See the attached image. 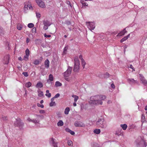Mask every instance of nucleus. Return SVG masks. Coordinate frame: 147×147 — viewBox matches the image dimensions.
<instances>
[{
	"label": "nucleus",
	"mask_w": 147,
	"mask_h": 147,
	"mask_svg": "<svg viewBox=\"0 0 147 147\" xmlns=\"http://www.w3.org/2000/svg\"><path fill=\"white\" fill-rule=\"evenodd\" d=\"M36 3L40 7L44 8L45 7L44 2L42 0H35Z\"/></svg>",
	"instance_id": "7"
},
{
	"label": "nucleus",
	"mask_w": 147,
	"mask_h": 147,
	"mask_svg": "<svg viewBox=\"0 0 147 147\" xmlns=\"http://www.w3.org/2000/svg\"><path fill=\"white\" fill-rule=\"evenodd\" d=\"M60 96V94L59 93L57 94L54 96L55 98H57Z\"/></svg>",
	"instance_id": "50"
},
{
	"label": "nucleus",
	"mask_w": 147,
	"mask_h": 147,
	"mask_svg": "<svg viewBox=\"0 0 147 147\" xmlns=\"http://www.w3.org/2000/svg\"><path fill=\"white\" fill-rule=\"evenodd\" d=\"M49 26L47 25H44L43 28L45 30H46L48 29Z\"/></svg>",
	"instance_id": "49"
},
{
	"label": "nucleus",
	"mask_w": 147,
	"mask_h": 147,
	"mask_svg": "<svg viewBox=\"0 0 147 147\" xmlns=\"http://www.w3.org/2000/svg\"><path fill=\"white\" fill-rule=\"evenodd\" d=\"M54 78L53 75L50 74L49 76V79L47 81V82H48L49 80L51 81H53V80Z\"/></svg>",
	"instance_id": "22"
},
{
	"label": "nucleus",
	"mask_w": 147,
	"mask_h": 147,
	"mask_svg": "<svg viewBox=\"0 0 147 147\" xmlns=\"http://www.w3.org/2000/svg\"><path fill=\"white\" fill-rule=\"evenodd\" d=\"M71 130H70L69 128H66L65 129V131L68 132H69V133L70 131Z\"/></svg>",
	"instance_id": "53"
},
{
	"label": "nucleus",
	"mask_w": 147,
	"mask_h": 147,
	"mask_svg": "<svg viewBox=\"0 0 147 147\" xmlns=\"http://www.w3.org/2000/svg\"><path fill=\"white\" fill-rule=\"evenodd\" d=\"M137 105L138 106V105H141V106H142V104L141 103L140 101H138V102H137Z\"/></svg>",
	"instance_id": "61"
},
{
	"label": "nucleus",
	"mask_w": 147,
	"mask_h": 147,
	"mask_svg": "<svg viewBox=\"0 0 147 147\" xmlns=\"http://www.w3.org/2000/svg\"><path fill=\"white\" fill-rule=\"evenodd\" d=\"M111 86L113 88V89H114L115 88V85L113 83H112L111 84Z\"/></svg>",
	"instance_id": "62"
},
{
	"label": "nucleus",
	"mask_w": 147,
	"mask_h": 147,
	"mask_svg": "<svg viewBox=\"0 0 147 147\" xmlns=\"http://www.w3.org/2000/svg\"><path fill=\"white\" fill-rule=\"evenodd\" d=\"M106 98L105 96L102 95H96L91 96L90 98L89 103L91 105H102V100H105Z\"/></svg>",
	"instance_id": "1"
},
{
	"label": "nucleus",
	"mask_w": 147,
	"mask_h": 147,
	"mask_svg": "<svg viewBox=\"0 0 147 147\" xmlns=\"http://www.w3.org/2000/svg\"><path fill=\"white\" fill-rule=\"evenodd\" d=\"M82 5L83 6H87L88 5V4L86 2H82L81 3Z\"/></svg>",
	"instance_id": "48"
},
{
	"label": "nucleus",
	"mask_w": 147,
	"mask_h": 147,
	"mask_svg": "<svg viewBox=\"0 0 147 147\" xmlns=\"http://www.w3.org/2000/svg\"><path fill=\"white\" fill-rule=\"evenodd\" d=\"M37 105L38 107H40L42 108H43L44 107V106L43 105H40L39 103H37Z\"/></svg>",
	"instance_id": "45"
},
{
	"label": "nucleus",
	"mask_w": 147,
	"mask_h": 147,
	"mask_svg": "<svg viewBox=\"0 0 147 147\" xmlns=\"http://www.w3.org/2000/svg\"><path fill=\"white\" fill-rule=\"evenodd\" d=\"M4 34V31L3 29L0 27V35H2Z\"/></svg>",
	"instance_id": "33"
},
{
	"label": "nucleus",
	"mask_w": 147,
	"mask_h": 147,
	"mask_svg": "<svg viewBox=\"0 0 147 147\" xmlns=\"http://www.w3.org/2000/svg\"><path fill=\"white\" fill-rule=\"evenodd\" d=\"M26 55L29 56L30 51L28 49H27L25 51Z\"/></svg>",
	"instance_id": "40"
},
{
	"label": "nucleus",
	"mask_w": 147,
	"mask_h": 147,
	"mask_svg": "<svg viewBox=\"0 0 147 147\" xmlns=\"http://www.w3.org/2000/svg\"><path fill=\"white\" fill-rule=\"evenodd\" d=\"M134 34V32H131L130 34H129L127 35L126 36H125L124 38H122L120 40V42H123L127 40L128 38L129 37L130 35V34Z\"/></svg>",
	"instance_id": "13"
},
{
	"label": "nucleus",
	"mask_w": 147,
	"mask_h": 147,
	"mask_svg": "<svg viewBox=\"0 0 147 147\" xmlns=\"http://www.w3.org/2000/svg\"><path fill=\"white\" fill-rule=\"evenodd\" d=\"M23 28L22 26L20 24H18L17 25V28L18 30H20L22 29V28Z\"/></svg>",
	"instance_id": "27"
},
{
	"label": "nucleus",
	"mask_w": 147,
	"mask_h": 147,
	"mask_svg": "<svg viewBox=\"0 0 147 147\" xmlns=\"http://www.w3.org/2000/svg\"><path fill=\"white\" fill-rule=\"evenodd\" d=\"M96 125L99 127L105 128L106 127V122L104 119H99L96 122Z\"/></svg>",
	"instance_id": "3"
},
{
	"label": "nucleus",
	"mask_w": 147,
	"mask_h": 147,
	"mask_svg": "<svg viewBox=\"0 0 147 147\" xmlns=\"http://www.w3.org/2000/svg\"><path fill=\"white\" fill-rule=\"evenodd\" d=\"M49 61L48 59H47L45 62V67L47 69H48L49 67Z\"/></svg>",
	"instance_id": "15"
},
{
	"label": "nucleus",
	"mask_w": 147,
	"mask_h": 147,
	"mask_svg": "<svg viewBox=\"0 0 147 147\" xmlns=\"http://www.w3.org/2000/svg\"><path fill=\"white\" fill-rule=\"evenodd\" d=\"M43 86L42 84L40 82H39L37 83L36 86L37 88H41Z\"/></svg>",
	"instance_id": "17"
},
{
	"label": "nucleus",
	"mask_w": 147,
	"mask_h": 147,
	"mask_svg": "<svg viewBox=\"0 0 147 147\" xmlns=\"http://www.w3.org/2000/svg\"><path fill=\"white\" fill-rule=\"evenodd\" d=\"M74 66L73 70L75 72H78L79 71L80 68V63L77 57H75L74 59Z\"/></svg>",
	"instance_id": "2"
},
{
	"label": "nucleus",
	"mask_w": 147,
	"mask_h": 147,
	"mask_svg": "<svg viewBox=\"0 0 147 147\" xmlns=\"http://www.w3.org/2000/svg\"><path fill=\"white\" fill-rule=\"evenodd\" d=\"M30 41V39L29 38L27 37V38H26V42L27 43H28Z\"/></svg>",
	"instance_id": "64"
},
{
	"label": "nucleus",
	"mask_w": 147,
	"mask_h": 147,
	"mask_svg": "<svg viewBox=\"0 0 147 147\" xmlns=\"http://www.w3.org/2000/svg\"><path fill=\"white\" fill-rule=\"evenodd\" d=\"M44 35V36L45 38H49V37H51V35H47V34L46 33Z\"/></svg>",
	"instance_id": "51"
},
{
	"label": "nucleus",
	"mask_w": 147,
	"mask_h": 147,
	"mask_svg": "<svg viewBox=\"0 0 147 147\" xmlns=\"http://www.w3.org/2000/svg\"><path fill=\"white\" fill-rule=\"evenodd\" d=\"M64 123L61 120H60L57 123V125L58 126H61L63 125Z\"/></svg>",
	"instance_id": "20"
},
{
	"label": "nucleus",
	"mask_w": 147,
	"mask_h": 147,
	"mask_svg": "<svg viewBox=\"0 0 147 147\" xmlns=\"http://www.w3.org/2000/svg\"><path fill=\"white\" fill-rule=\"evenodd\" d=\"M41 73L43 76L47 74V73L45 72L44 71H41Z\"/></svg>",
	"instance_id": "56"
},
{
	"label": "nucleus",
	"mask_w": 147,
	"mask_h": 147,
	"mask_svg": "<svg viewBox=\"0 0 147 147\" xmlns=\"http://www.w3.org/2000/svg\"><path fill=\"white\" fill-rule=\"evenodd\" d=\"M36 28H34L32 29V32H36Z\"/></svg>",
	"instance_id": "63"
},
{
	"label": "nucleus",
	"mask_w": 147,
	"mask_h": 147,
	"mask_svg": "<svg viewBox=\"0 0 147 147\" xmlns=\"http://www.w3.org/2000/svg\"><path fill=\"white\" fill-rule=\"evenodd\" d=\"M70 111V109L69 107H67L65 108V110L64 113L65 115H67Z\"/></svg>",
	"instance_id": "26"
},
{
	"label": "nucleus",
	"mask_w": 147,
	"mask_h": 147,
	"mask_svg": "<svg viewBox=\"0 0 147 147\" xmlns=\"http://www.w3.org/2000/svg\"><path fill=\"white\" fill-rule=\"evenodd\" d=\"M20 143L17 141H15V142L12 144V145L10 144L9 145V147H17L18 146L19 144Z\"/></svg>",
	"instance_id": "14"
},
{
	"label": "nucleus",
	"mask_w": 147,
	"mask_h": 147,
	"mask_svg": "<svg viewBox=\"0 0 147 147\" xmlns=\"http://www.w3.org/2000/svg\"><path fill=\"white\" fill-rule=\"evenodd\" d=\"M43 24L44 25H47L48 26H49L51 25V24L50 23L49 21L47 20H44L43 21Z\"/></svg>",
	"instance_id": "16"
},
{
	"label": "nucleus",
	"mask_w": 147,
	"mask_h": 147,
	"mask_svg": "<svg viewBox=\"0 0 147 147\" xmlns=\"http://www.w3.org/2000/svg\"><path fill=\"white\" fill-rule=\"evenodd\" d=\"M38 96L39 97H41L43 96V92L42 91H40V90H38Z\"/></svg>",
	"instance_id": "31"
},
{
	"label": "nucleus",
	"mask_w": 147,
	"mask_h": 147,
	"mask_svg": "<svg viewBox=\"0 0 147 147\" xmlns=\"http://www.w3.org/2000/svg\"><path fill=\"white\" fill-rule=\"evenodd\" d=\"M29 56L27 55H26L24 56V60L27 61L28 60V57Z\"/></svg>",
	"instance_id": "42"
},
{
	"label": "nucleus",
	"mask_w": 147,
	"mask_h": 147,
	"mask_svg": "<svg viewBox=\"0 0 147 147\" xmlns=\"http://www.w3.org/2000/svg\"><path fill=\"white\" fill-rule=\"evenodd\" d=\"M36 16L37 18H40V14L39 13L36 12Z\"/></svg>",
	"instance_id": "47"
},
{
	"label": "nucleus",
	"mask_w": 147,
	"mask_h": 147,
	"mask_svg": "<svg viewBox=\"0 0 147 147\" xmlns=\"http://www.w3.org/2000/svg\"><path fill=\"white\" fill-rule=\"evenodd\" d=\"M81 64L83 68L84 69L85 67V66L86 64V62L84 60H83V61H81Z\"/></svg>",
	"instance_id": "36"
},
{
	"label": "nucleus",
	"mask_w": 147,
	"mask_h": 147,
	"mask_svg": "<svg viewBox=\"0 0 147 147\" xmlns=\"http://www.w3.org/2000/svg\"><path fill=\"white\" fill-rule=\"evenodd\" d=\"M32 85V83L30 82H27L25 84V86L27 88H29Z\"/></svg>",
	"instance_id": "29"
},
{
	"label": "nucleus",
	"mask_w": 147,
	"mask_h": 147,
	"mask_svg": "<svg viewBox=\"0 0 147 147\" xmlns=\"http://www.w3.org/2000/svg\"><path fill=\"white\" fill-rule=\"evenodd\" d=\"M120 126L124 130H126L127 127V125L125 124H121V125Z\"/></svg>",
	"instance_id": "24"
},
{
	"label": "nucleus",
	"mask_w": 147,
	"mask_h": 147,
	"mask_svg": "<svg viewBox=\"0 0 147 147\" xmlns=\"http://www.w3.org/2000/svg\"><path fill=\"white\" fill-rule=\"evenodd\" d=\"M39 62L38 60H36L34 61V64L35 65H37L39 64Z\"/></svg>",
	"instance_id": "43"
},
{
	"label": "nucleus",
	"mask_w": 147,
	"mask_h": 147,
	"mask_svg": "<svg viewBox=\"0 0 147 147\" xmlns=\"http://www.w3.org/2000/svg\"><path fill=\"white\" fill-rule=\"evenodd\" d=\"M7 117L6 116H3L1 118V120H3L4 121H7Z\"/></svg>",
	"instance_id": "39"
},
{
	"label": "nucleus",
	"mask_w": 147,
	"mask_h": 147,
	"mask_svg": "<svg viewBox=\"0 0 147 147\" xmlns=\"http://www.w3.org/2000/svg\"><path fill=\"white\" fill-rule=\"evenodd\" d=\"M128 68H130L132 69L133 70V71H135V70L134 69V67H133V65L131 64H130L129 65V66L128 67Z\"/></svg>",
	"instance_id": "46"
},
{
	"label": "nucleus",
	"mask_w": 147,
	"mask_h": 147,
	"mask_svg": "<svg viewBox=\"0 0 147 147\" xmlns=\"http://www.w3.org/2000/svg\"><path fill=\"white\" fill-rule=\"evenodd\" d=\"M139 78L142 83L145 86L147 85V81L145 79L143 76L141 74H139Z\"/></svg>",
	"instance_id": "8"
},
{
	"label": "nucleus",
	"mask_w": 147,
	"mask_h": 147,
	"mask_svg": "<svg viewBox=\"0 0 147 147\" xmlns=\"http://www.w3.org/2000/svg\"><path fill=\"white\" fill-rule=\"evenodd\" d=\"M142 109V107L141 105H138V110L139 111H140Z\"/></svg>",
	"instance_id": "54"
},
{
	"label": "nucleus",
	"mask_w": 147,
	"mask_h": 147,
	"mask_svg": "<svg viewBox=\"0 0 147 147\" xmlns=\"http://www.w3.org/2000/svg\"><path fill=\"white\" fill-rule=\"evenodd\" d=\"M27 5H28V7H29V9H32V6L31 5V3H30V2H29V1L28 2Z\"/></svg>",
	"instance_id": "37"
},
{
	"label": "nucleus",
	"mask_w": 147,
	"mask_h": 147,
	"mask_svg": "<svg viewBox=\"0 0 147 147\" xmlns=\"http://www.w3.org/2000/svg\"><path fill=\"white\" fill-rule=\"evenodd\" d=\"M24 123L22 122L20 118H18L16 119V121L14 123V125L15 126H18L20 128H21L24 125Z\"/></svg>",
	"instance_id": "5"
},
{
	"label": "nucleus",
	"mask_w": 147,
	"mask_h": 147,
	"mask_svg": "<svg viewBox=\"0 0 147 147\" xmlns=\"http://www.w3.org/2000/svg\"><path fill=\"white\" fill-rule=\"evenodd\" d=\"M46 93L45 94V96L48 97V98L50 97L51 96V94L49 93V90H46Z\"/></svg>",
	"instance_id": "21"
},
{
	"label": "nucleus",
	"mask_w": 147,
	"mask_h": 147,
	"mask_svg": "<svg viewBox=\"0 0 147 147\" xmlns=\"http://www.w3.org/2000/svg\"><path fill=\"white\" fill-rule=\"evenodd\" d=\"M93 132L95 134H99L100 132V130L99 129H96L94 130Z\"/></svg>",
	"instance_id": "25"
},
{
	"label": "nucleus",
	"mask_w": 147,
	"mask_h": 147,
	"mask_svg": "<svg viewBox=\"0 0 147 147\" xmlns=\"http://www.w3.org/2000/svg\"><path fill=\"white\" fill-rule=\"evenodd\" d=\"M72 97L74 98V102H76L77 101V100H78L79 98L78 97V96L75 95H72Z\"/></svg>",
	"instance_id": "28"
},
{
	"label": "nucleus",
	"mask_w": 147,
	"mask_h": 147,
	"mask_svg": "<svg viewBox=\"0 0 147 147\" xmlns=\"http://www.w3.org/2000/svg\"><path fill=\"white\" fill-rule=\"evenodd\" d=\"M45 111L44 110H41L39 111V113L41 114L45 113Z\"/></svg>",
	"instance_id": "58"
},
{
	"label": "nucleus",
	"mask_w": 147,
	"mask_h": 147,
	"mask_svg": "<svg viewBox=\"0 0 147 147\" xmlns=\"http://www.w3.org/2000/svg\"><path fill=\"white\" fill-rule=\"evenodd\" d=\"M28 26L29 28H32L34 27V25L32 23H30L28 24Z\"/></svg>",
	"instance_id": "38"
},
{
	"label": "nucleus",
	"mask_w": 147,
	"mask_h": 147,
	"mask_svg": "<svg viewBox=\"0 0 147 147\" xmlns=\"http://www.w3.org/2000/svg\"><path fill=\"white\" fill-rule=\"evenodd\" d=\"M142 119L143 120H145V115L144 114H142Z\"/></svg>",
	"instance_id": "52"
},
{
	"label": "nucleus",
	"mask_w": 147,
	"mask_h": 147,
	"mask_svg": "<svg viewBox=\"0 0 147 147\" xmlns=\"http://www.w3.org/2000/svg\"><path fill=\"white\" fill-rule=\"evenodd\" d=\"M68 145L70 146H72L73 143L71 140H68L67 142Z\"/></svg>",
	"instance_id": "41"
},
{
	"label": "nucleus",
	"mask_w": 147,
	"mask_h": 147,
	"mask_svg": "<svg viewBox=\"0 0 147 147\" xmlns=\"http://www.w3.org/2000/svg\"><path fill=\"white\" fill-rule=\"evenodd\" d=\"M69 133L72 135H74L75 134V132L71 130Z\"/></svg>",
	"instance_id": "60"
},
{
	"label": "nucleus",
	"mask_w": 147,
	"mask_h": 147,
	"mask_svg": "<svg viewBox=\"0 0 147 147\" xmlns=\"http://www.w3.org/2000/svg\"><path fill=\"white\" fill-rule=\"evenodd\" d=\"M68 48V46H65L63 49V55H65L66 54L67 49Z\"/></svg>",
	"instance_id": "18"
},
{
	"label": "nucleus",
	"mask_w": 147,
	"mask_h": 147,
	"mask_svg": "<svg viewBox=\"0 0 147 147\" xmlns=\"http://www.w3.org/2000/svg\"><path fill=\"white\" fill-rule=\"evenodd\" d=\"M110 74L107 72H106L105 74H104L103 77L104 78H107L109 77Z\"/></svg>",
	"instance_id": "32"
},
{
	"label": "nucleus",
	"mask_w": 147,
	"mask_h": 147,
	"mask_svg": "<svg viewBox=\"0 0 147 147\" xmlns=\"http://www.w3.org/2000/svg\"><path fill=\"white\" fill-rule=\"evenodd\" d=\"M9 55H7L5 57V59H6V62L5 63V64H7L9 61Z\"/></svg>",
	"instance_id": "23"
},
{
	"label": "nucleus",
	"mask_w": 147,
	"mask_h": 147,
	"mask_svg": "<svg viewBox=\"0 0 147 147\" xmlns=\"http://www.w3.org/2000/svg\"><path fill=\"white\" fill-rule=\"evenodd\" d=\"M55 139L53 138H51L50 139L49 142L50 144L52 145L53 147H57V143L55 141Z\"/></svg>",
	"instance_id": "10"
},
{
	"label": "nucleus",
	"mask_w": 147,
	"mask_h": 147,
	"mask_svg": "<svg viewBox=\"0 0 147 147\" xmlns=\"http://www.w3.org/2000/svg\"><path fill=\"white\" fill-rule=\"evenodd\" d=\"M35 115L37 117H40L41 118H42V119H43L44 118V116L42 115Z\"/></svg>",
	"instance_id": "55"
},
{
	"label": "nucleus",
	"mask_w": 147,
	"mask_h": 147,
	"mask_svg": "<svg viewBox=\"0 0 147 147\" xmlns=\"http://www.w3.org/2000/svg\"><path fill=\"white\" fill-rule=\"evenodd\" d=\"M39 121L38 120H36V119H32V122L35 123V124H37V123H38Z\"/></svg>",
	"instance_id": "34"
},
{
	"label": "nucleus",
	"mask_w": 147,
	"mask_h": 147,
	"mask_svg": "<svg viewBox=\"0 0 147 147\" xmlns=\"http://www.w3.org/2000/svg\"><path fill=\"white\" fill-rule=\"evenodd\" d=\"M74 125L76 127H85V125L81 121H76L74 123Z\"/></svg>",
	"instance_id": "9"
},
{
	"label": "nucleus",
	"mask_w": 147,
	"mask_h": 147,
	"mask_svg": "<svg viewBox=\"0 0 147 147\" xmlns=\"http://www.w3.org/2000/svg\"><path fill=\"white\" fill-rule=\"evenodd\" d=\"M66 24L67 25H69L71 24V23L70 21H67L66 22Z\"/></svg>",
	"instance_id": "57"
},
{
	"label": "nucleus",
	"mask_w": 147,
	"mask_h": 147,
	"mask_svg": "<svg viewBox=\"0 0 147 147\" xmlns=\"http://www.w3.org/2000/svg\"><path fill=\"white\" fill-rule=\"evenodd\" d=\"M28 5H25L24 7V10H26L27 9H28Z\"/></svg>",
	"instance_id": "59"
},
{
	"label": "nucleus",
	"mask_w": 147,
	"mask_h": 147,
	"mask_svg": "<svg viewBox=\"0 0 147 147\" xmlns=\"http://www.w3.org/2000/svg\"><path fill=\"white\" fill-rule=\"evenodd\" d=\"M62 84L59 81H56L55 82V86L56 87L61 86H62Z\"/></svg>",
	"instance_id": "19"
},
{
	"label": "nucleus",
	"mask_w": 147,
	"mask_h": 147,
	"mask_svg": "<svg viewBox=\"0 0 147 147\" xmlns=\"http://www.w3.org/2000/svg\"><path fill=\"white\" fill-rule=\"evenodd\" d=\"M64 79L66 81L68 82H70L71 81L72 78L68 77H66L64 78Z\"/></svg>",
	"instance_id": "30"
},
{
	"label": "nucleus",
	"mask_w": 147,
	"mask_h": 147,
	"mask_svg": "<svg viewBox=\"0 0 147 147\" xmlns=\"http://www.w3.org/2000/svg\"><path fill=\"white\" fill-rule=\"evenodd\" d=\"M126 28H124L122 31L120 32L117 35V36H120L124 35L125 33L127 32L126 30Z\"/></svg>",
	"instance_id": "11"
},
{
	"label": "nucleus",
	"mask_w": 147,
	"mask_h": 147,
	"mask_svg": "<svg viewBox=\"0 0 147 147\" xmlns=\"http://www.w3.org/2000/svg\"><path fill=\"white\" fill-rule=\"evenodd\" d=\"M128 82L131 84H135L137 83V81L133 78H128L127 79Z\"/></svg>",
	"instance_id": "12"
},
{
	"label": "nucleus",
	"mask_w": 147,
	"mask_h": 147,
	"mask_svg": "<svg viewBox=\"0 0 147 147\" xmlns=\"http://www.w3.org/2000/svg\"><path fill=\"white\" fill-rule=\"evenodd\" d=\"M56 105V103L55 102H51L49 104L50 107H53Z\"/></svg>",
	"instance_id": "35"
},
{
	"label": "nucleus",
	"mask_w": 147,
	"mask_h": 147,
	"mask_svg": "<svg viewBox=\"0 0 147 147\" xmlns=\"http://www.w3.org/2000/svg\"><path fill=\"white\" fill-rule=\"evenodd\" d=\"M22 74L26 77H27L28 76V74L27 72H23L22 73Z\"/></svg>",
	"instance_id": "44"
},
{
	"label": "nucleus",
	"mask_w": 147,
	"mask_h": 147,
	"mask_svg": "<svg viewBox=\"0 0 147 147\" xmlns=\"http://www.w3.org/2000/svg\"><path fill=\"white\" fill-rule=\"evenodd\" d=\"M72 67L68 66L67 70L63 73L64 77H68L71 74Z\"/></svg>",
	"instance_id": "6"
},
{
	"label": "nucleus",
	"mask_w": 147,
	"mask_h": 147,
	"mask_svg": "<svg viewBox=\"0 0 147 147\" xmlns=\"http://www.w3.org/2000/svg\"><path fill=\"white\" fill-rule=\"evenodd\" d=\"M86 24L88 28L91 31L93 30L95 27V23L94 22H86Z\"/></svg>",
	"instance_id": "4"
}]
</instances>
